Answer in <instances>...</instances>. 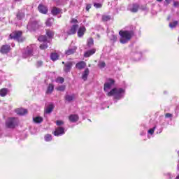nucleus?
Listing matches in <instances>:
<instances>
[{
  "label": "nucleus",
  "mask_w": 179,
  "mask_h": 179,
  "mask_svg": "<svg viewBox=\"0 0 179 179\" xmlns=\"http://www.w3.org/2000/svg\"><path fill=\"white\" fill-rule=\"evenodd\" d=\"M33 120L36 124H40L43 122V117L37 116L36 117H33Z\"/></svg>",
  "instance_id": "b1692460"
},
{
  "label": "nucleus",
  "mask_w": 179,
  "mask_h": 179,
  "mask_svg": "<svg viewBox=\"0 0 179 179\" xmlns=\"http://www.w3.org/2000/svg\"><path fill=\"white\" fill-rule=\"evenodd\" d=\"M14 2H22V0H13Z\"/></svg>",
  "instance_id": "5fc2aeb1"
},
{
  "label": "nucleus",
  "mask_w": 179,
  "mask_h": 179,
  "mask_svg": "<svg viewBox=\"0 0 179 179\" xmlns=\"http://www.w3.org/2000/svg\"><path fill=\"white\" fill-rule=\"evenodd\" d=\"M52 110H54V105H50L46 109L45 113L46 114H50L51 113H52Z\"/></svg>",
  "instance_id": "a878e982"
},
{
  "label": "nucleus",
  "mask_w": 179,
  "mask_h": 179,
  "mask_svg": "<svg viewBox=\"0 0 179 179\" xmlns=\"http://www.w3.org/2000/svg\"><path fill=\"white\" fill-rule=\"evenodd\" d=\"M38 41L45 43L47 42V37L44 35H41L38 38Z\"/></svg>",
  "instance_id": "c756f323"
},
{
  "label": "nucleus",
  "mask_w": 179,
  "mask_h": 179,
  "mask_svg": "<svg viewBox=\"0 0 179 179\" xmlns=\"http://www.w3.org/2000/svg\"><path fill=\"white\" fill-rule=\"evenodd\" d=\"M53 23H54V18L52 17L48 18L45 22V24L46 26H48V27H50V26H52Z\"/></svg>",
  "instance_id": "5701e85b"
},
{
  "label": "nucleus",
  "mask_w": 179,
  "mask_h": 179,
  "mask_svg": "<svg viewBox=\"0 0 179 179\" xmlns=\"http://www.w3.org/2000/svg\"><path fill=\"white\" fill-rule=\"evenodd\" d=\"M51 13L53 16H57V15L61 13V9L57 7H53L51 10Z\"/></svg>",
  "instance_id": "6ab92c4d"
},
{
  "label": "nucleus",
  "mask_w": 179,
  "mask_h": 179,
  "mask_svg": "<svg viewBox=\"0 0 179 179\" xmlns=\"http://www.w3.org/2000/svg\"><path fill=\"white\" fill-rule=\"evenodd\" d=\"M58 54L57 53H52L50 55V58L52 59V61H57V59H58Z\"/></svg>",
  "instance_id": "2f4dec72"
},
{
  "label": "nucleus",
  "mask_w": 179,
  "mask_h": 179,
  "mask_svg": "<svg viewBox=\"0 0 179 179\" xmlns=\"http://www.w3.org/2000/svg\"><path fill=\"white\" fill-rule=\"evenodd\" d=\"M3 20V17H0V21H1V20Z\"/></svg>",
  "instance_id": "13d9d810"
},
{
  "label": "nucleus",
  "mask_w": 179,
  "mask_h": 179,
  "mask_svg": "<svg viewBox=\"0 0 179 179\" xmlns=\"http://www.w3.org/2000/svg\"><path fill=\"white\" fill-rule=\"evenodd\" d=\"M76 50H78V48L76 46L69 48L67 50H66L65 54L66 55H72V54H75V52H76Z\"/></svg>",
  "instance_id": "4468645a"
},
{
  "label": "nucleus",
  "mask_w": 179,
  "mask_h": 179,
  "mask_svg": "<svg viewBox=\"0 0 179 179\" xmlns=\"http://www.w3.org/2000/svg\"><path fill=\"white\" fill-rule=\"evenodd\" d=\"M56 82H57V83H64V78H62V77H58V78L56 79Z\"/></svg>",
  "instance_id": "ea45409f"
},
{
  "label": "nucleus",
  "mask_w": 179,
  "mask_h": 179,
  "mask_svg": "<svg viewBox=\"0 0 179 179\" xmlns=\"http://www.w3.org/2000/svg\"><path fill=\"white\" fill-rule=\"evenodd\" d=\"M155 129H156V127H154L152 129H150L148 130V134H150V135H153V134H155Z\"/></svg>",
  "instance_id": "79ce46f5"
},
{
  "label": "nucleus",
  "mask_w": 179,
  "mask_h": 179,
  "mask_svg": "<svg viewBox=\"0 0 179 179\" xmlns=\"http://www.w3.org/2000/svg\"><path fill=\"white\" fill-rule=\"evenodd\" d=\"M94 8H101V6H103V5L100 3H94Z\"/></svg>",
  "instance_id": "37998d69"
},
{
  "label": "nucleus",
  "mask_w": 179,
  "mask_h": 179,
  "mask_svg": "<svg viewBox=\"0 0 179 179\" xmlns=\"http://www.w3.org/2000/svg\"><path fill=\"white\" fill-rule=\"evenodd\" d=\"M157 2H163V0H157Z\"/></svg>",
  "instance_id": "6e6d98bb"
},
{
  "label": "nucleus",
  "mask_w": 179,
  "mask_h": 179,
  "mask_svg": "<svg viewBox=\"0 0 179 179\" xmlns=\"http://www.w3.org/2000/svg\"><path fill=\"white\" fill-rule=\"evenodd\" d=\"M119 34L120 36V43L122 44H127L131 38H132V36H134V31H120L119 32Z\"/></svg>",
  "instance_id": "f257e3e1"
},
{
  "label": "nucleus",
  "mask_w": 179,
  "mask_h": 179,
  "mask_svg": "<svg viewBox=\"0 0 179 179\" xmlns=\"http://www.w3.org/2000/svg\"><path fill=\"white\" fill-rule=\"evenodd\" d=\"M0 51L2 54H8V52H9V51H10V45H3L1 47Z\"/></svg>",
  "instance_id": "f8f14e48"
},
{
  "label": "nucleus",
  "mask_w": 179,
  "mask_h": 179,
  "mask_svg": "<svg viewBox=\"0 0 179 179\" xmlns=\"http://www.w3.org/2000/svg\"><path fill=\"white\" fill-rule=\"evenodd\" d=\"M166 176L169 177V179L173 178V176H171V173H167Z\"/></svg>",
  "instance_id": "603ef678"
},
{
  "label": "nucleus",
  "mask_w": 179,
  "mask_h": 179,
  "mask_svg": "<svg viewBox=\"0 0 179 179\" xmlns=\"http://www.w3.org/2000/svg\"><path fill=\"white\" fill-rule=\"evenodd\" d=\"M178 24V21H174L173 22L169 23V27L170 29H175V27H177Z\"/></svg>",
  "instance_id": "cd10ccee"
},
{
  "label": "nucleus",
  "mask_w": 179,
  "mask_h": 179,
  "mask_svg": "<svg viewBox=\"0 0 179 179\" xmlns=\"http://www.w3.org/2000/svg\"><path fill=\"white\" fill-rule=\"evenodd\" d=\"M69 120L70 122H78V121H79V115L75 114L70 115L69 117Z\"/></svg>",
  "instance_id": "ddd939ff"
},
{
  "label": "nucleus",
  "mask_w": 179,
  "mask_h": 179,
  "mask_svg": "<svg viewBox=\"0 0 179 179\" xmlns=\"http://www.w3.org/2000/svg\"><path fill=\"white\" fill-rule=\"evenodd\" d=\"M86 31V28L85 27H80L78 29V31L77 32L78 34V37H83V36L85 35V32Z\"/></svg>",
  "instance_id": "2eb2a0df"
},
{
  "label": "nucleus",
  "mask_w": 179,
  "mask_h": 179,
  "mask_svg": "<svg viewBox=\"0 0 179 179\" xmlns=\"http://www.w3.org/2000/svg\"><path fill=\"white\" fill-rule=\"evenodd\" d=\"M171 1L173 0H165L164 5H170V3H171Z\"/></svg>",
  "instance_id": "de8ad7c7"
},
{
  "label": "nucleus",
  "mask_w": 179,
  "mask_h": 179,
  "mask_svg": "<svg viewBox=\"0 0 179 179\" xmlns=\"http://www.w3.org/2000/svg\"><path fill=\"white\" fill-rule=\"evenodd\" d=\"M41 50H47L48 48V45L45 42H43V44L40 45Z\"/></svg>",
  "instance_id": "4c0bfd02"
},
{
  "label": "nucleus",
  "mask_w": 179,
  "mask_h": 179,
  "mask_svg": "<svg viewBox=\"0 0 179 179\" xmlns=\"http://www.w3.org/2000/svg\"><path fill=\"white\" fill-rule=\"evenodd\" d=\"M111 20V17L110 15H103L102 20L103 22H108V20Z\"/></svg>",
  "instance_id": "f704fd0d"
},
{
  "label": "nucleus",
  "mask_w": 179,
  "mask_h": 179,
  "mask_svg": "<svg viewBox=\"0 0 179 179\" xmlns=\"http://www.w3.org/2000/svg\"><path fill=\"white\" fill-rule=\"evenodd\" d=\"M173 6H174L175 8H178V6H179V2H178V1H174V2H173Z\"/></svg>",
  "instance_id": "09e8293b"
},
{
  "label": "nucleus",
  "mask_w": 179,
  "mask_h": 179,
  "mask_svg": "<svg viewBox=\"0 0 179 179\" xmlns=\"http://www.w3.org/2000/svg\"><path fill=\"white\" fill-rule=\"evenodd\" d=\"M15 113L18 115H26V113H27V110L23 108H17L15 110Z\"/></svg>",
  "instance_id": "dca6fc26"
},
{
  "label": "nucleus",
  "mask_w": 179,
  "mask_h": 179,
  "mask_svg": "<svg viewBox=\"0 0 179 179\" xmlns=\"http://www.w3.org/2000/svg\"><path fill=\"white\" fill-rule=\"evenodd\" d=\"M46 34L49 38H52V37H54V32L51 30H48Z\"/></svg>",
  "instance_id": "72a5a7b5"
},
{
  "label": "nucleus",
  "mask_w": 179,
  "mask_h": 179,
  "mask_svg": "<svg viewBox=\"0 0 179 179\" xmlns=\"http://www.w3.org/2000/svg\"><path fill=\"white\" fill-rule=\"evenodd\" d=\"M96 53V49H92L85 52L84 57L85 58H89L91 55Z\"/></svg>",
  "instance_id": "f3484780"
},
{
  "label": "nucleus",
  "mask_w": 179,
  "mask_h": 179,
  "mask_svg": "<svg viewBox=\"0 0 179 179\" xmlns=\"http://www.w3.org/2000/svg\"><path fill=\"white\" fill-rule=\"evenodd\" d=\"M86 66V63L83 61L80 62L76 64V67L77 69H83Z\"/></svg>",
  "instance_id": "aec40b11"
},
{
  "label": "nucleus",
  "mask_w": 179,
  "mask_h": 179,
  "mask_svg": "<svg viewBox=\"0 0 179 179\" xmlns=\"http://www.w3.org/2000/svg\"><path fill=\"white\" fill-rule=\"evenodd\" d=\"M38 27V24L37 23V21H29L27 25V29L29 30V31H34L36 29H37Z\"/></svg>",
  "instance_id": "423d86ee"
},
{
  "label": "nucleus",
  "mask_w": 179,
  "mask_h": 179,
  "mask_svg": "<svg viewBox=\"0 0 179 179\" xmlns=\"http://www.w3.org/2000/svg\"><path fill=\"white\" fill-rule=\"evenodd\" d=\"M36 66H37V68H40V66H43V62L42 61H38L36 62Z\"/></svg>",
  "instance_id": "a18cd8bd"
},
{
  "label": "nucleus",
  "mask_w": 179,
  "mask_h": 179,
  "mask_svg": "<svg viewBox=\"0 0 179 179\" xmlns=\"http://www.w3.org/2000/svg\"><path fill=\"white\" fill-rule=\"evenodd\" d=\"M92 8V5L87 4L86 6V10H89Z\"/></svg>",
  "instance_id": "3c124183"
},
{
  "label": "nucleus",
  "mask_w": 179,
  "mask_h": 179,
  "mask_svg": "<svg viewBox=\"0 0 179 179\" xmlns=\"http://www.w3.org/2000/svg\"><path fill=\"white\" fill-rule=\"evenodd\" d=\"M93 44H94L93 38H90L87 40V47L90 48V47H93Z\"/></svg>",
  "instance_id": "7c9ffc66"
},
{
  "label": "nucleus",
  "mask_w": 179,
  "mask_h": 179,
  "mask_svg": "<svg viewBox=\"0 0 179 179\" xmlns=\"http://www.w3.org/2000/svg\"><path fill=\"white\" fill-rule=\"evenodd\" d=\"M98 66H99V68H100V69H103V68H106V62H99L98 63Z\"/></svg>",
  "instance_id": "c9c22d12"
},
{
  "label": "nucleus",
  "mask_w": 179,
  "mask_h": 179,
  "mask_svg": "<svg viewBox=\"0 0 179 179\" xmlns=\"http://www.w3.org/2000/svg\"><path fill=\"white\" fill-rule=\"evenodd\" d=\"M114 80L108 79V81L104 84L103 90L105 92H108L111 89V86L114 85Z\"/></svg>",
  "instance_id": "9d476101"
},
{
  "label": "nucleus",
  "mask_w": 179,
  "mask_h": 179,
  "mask_svg": "<svg viewBox=\"0 0 179 179\" xmlns=\"http://www.w3.org/2000/svg\"><path fill=\"white\" fill-rule=\"evenodd\" d=\"M89 73H90L89 69H85L82 76V78L83 80H87V76H89Z\"/></svg>",
  "instance_id": "412c9836"
},
{
  "label": "nucleus",
  "mask_w": 179,
  "mask_h": 179,
  "mask_svg": "<svg viewBox=\"0 0 179 179\" xmlns=\"http://www.w3.org/2000/svg\"><path fill=\"white\" fill-rule=\"evenodd\" d=\"M37 50V47L35 44H31L28 45L22 53V57L24 58H27L29 57H33L34 55V52Z\"/></svg>",
  "instance_id": "7ed1b4c3"
},
{
  "label": "nucleus",
  "mask_w": 179,
  "mask_h": 179,
  "mask_svg": "<svg viewBox=\"0 0 179 179\" xmlns=\"http://www.w3.org/2000/svg\"><path fill=\"white\" fill-rule=\"evenodd\" d=\"M139 9V4L134 3L132 5V6L129 8L130 12H132L133 13H136Z\"/></svg>",
  "instance_id": "a211bd4d"
},
{
  "label": "nucleus",
  "mask_w": 179,
  "mask_h": 179,
  "mask_svg": "<svg viewBox=\"0 0 179 179\" xmlns=\"http://www.w3.org/2000/svg\"><path fill=\"white\" fill-rule=\"evenodd\" d=\"M140 59H136V61H139Z\"/></svg>",
  "instance_id": "052dcab7"
},
{
  "label": "nucleus",
  "mask_w": 179,
  "mask_h": 179,
  "mask_svg": "<svg viewBox=\"0 0 179 179\" xmlns=\"http://www.w3.org/2000/svg\"><path fill=\"white\" fill-rule=\"evenodd\" d=\"M165 118H171H171H173V114H171V113H166L165 114Z\"/></svg>",
  "instance_id": "49530a36"
},
{
  "label": "nucleus",
  "mask_w": 179,
  "mask_h": 179,
  "mask_svg": "<svg viewBox=\"0 0 179 179\" xmlns=\"http://www.w3.org/2000/svg\"><path fill=\"white\" fill-rule=\"evenodd\" d=\"M65 85H60L57 88L58 92H64L65 91Z\"/></svg>",
  "instance_id": "58836bf2"
},
{
  "label": "nucleus",
  "mask_w": 179,
  "mask_h": 179,
  "mask_svg": "<svg viewBox=\"0 0 179 179\" xmlns=\"http://www.w3.org/2000/svg\"><path fill=\"white\" fill-rule=\"evenodd\" d=\"M21 37L22 31H15L9 35L8 40H15V41H23Z\"/></svg>",
  "instance_id": "39448f33"
},
{
  "label": "nucleus",
  "mask_w": 179,
  "mask_h": 179,
  "mask_svg": "<svg viewBox=\"0 0 179 179\" xmlns=\"http://www.w3.org/2000/svg\"><path fill=\"white\" fill-rule=\"evenodd\" d=\"M38 10H39L40 13H42L43 15H47V13H48V7L41 3L38 6Z\"/></svg>",
  "instance_id": "1a4fd4ad"
},
{
  "label": "nucleus",
  "mask_w": 179,
  "mask_h": 179,
  "mask_svg": "<svg viewBox=\"0 0 179 179\" xmlns=\"http://www.w3.org/2000/svg\"><path fill=\"white\" fill-rule=\"evenodd\" d=\"M111 40H113V41H117V36L113 35V38H111Z\"/></svg>",
  "instance_id": "8fccbe9b"
},
{
  "label": "nucleus",
  "mask_w": 179,
  "mask_h": 179,
  "mask_svg": "<svg viewBox=\"0 0 179 179\" xmlns=\"http://www.w3.org/2000/svg\"><path fill=\"white\" fill-rule=\"evenodd\" d=\"M6 9H8V7H6V5L5 4L0 5V12H5Z\"/></svg>",
  "instance_id": "e433bc0d"
},
{
  "label": "nucleus",
  "mask_w": 179,
  "mask_h": 179,
  "mask_svg": "<svg viewBox=\"0 0 179 179\" xmlns=\"http://www.w3.org/2000/svg\"><path fill=\"white\" fill-rule=\"evenodd\" d=\"M64 121L62 120L56 121V125H57V127H61L62 125H64Z\"/></svg>",
  "instance_id": "a19ab883"
},
{
  "label": "nucleus",
  "mask_w": 179,
  "mask_h": 179,
  "mask_svg": "<svg viewBox=\"0 0 179 179\" xmlns=\"http://www.w3.org/2000/svg\"><path fill=\"white\" fill-rule=\"evenodd\" d=\"M54 92V85L49 84L47 90H46V94H51Z\"/></svg>",
  "instance_id": "4be33fe9"
},
{
  "label": "nucleus",
  "mask_w": 179,
  "mask_h": 179,
  "mask_svg": "<svg viewBox=\"0 0 179 179\" xmlns=\"http://www.w3.org/2000/svg\"><path fill=\"white\" fill-rule=\"evenodd\" d=\"M23 17H24V13L20 11L17 13V19L18 20H22V19H23Z\"/></svg>",
  "instance_id": "c85d7f7f"
},
{
  "label": "nucleus",
  "mask_w": 179,
  "mask_h": 179,
  "mask_svg": "<svg viewBox=\"0 0 179 179\" xmlns=\"http://www.w3.org/2000/svg\"><path fill=\"white\" fill-rule=\"evenodd\" d=\"M71 23H72L73 24H78V23H79V22L76 19L73 18V19H71Z\"/></svg>",
  "instance_id": "c03bdc74"
},
{
  "label": "nucleus",
  "mask_w": 179,
  "mask_h": 179,
  "mask_svg": "<svg viewBox=\"0 0 179 179\" xmlns=\"http://www.w3.org/2000/svg\"><path fill=\"white\" fill-rule=\"evenodd\" d=\"M45 142H50L52 141V136H51V134H46L45 136Z\"/></svg>",
  "instance_id": "473e14b6"
},
{
  "label": "nucleus",
  "mask_w": 179,
  "mask_h": 179,
  "mask_svg": "<svg viewBox=\"0 0 179 179\" xmlns=\"http://www.w3.org/2000/svg\"><path fill=\"white\" fill-rule=\"evenodd\" d=\"M171 18V17L169 16L168 17V20H170Z\"/></svg>",
  "instance_id": "4d7b16f0"
},
{
  "label": "nucleus",
  "mask_w": 179,
  "mask_h": 179,
  "mask_svg": "<svg viewBox=\"0 0 179 179\" xmlns=\"http://www.w3.org/2000/svg\"><path fill=\"white\" fill-rule=\"evenodd\" d=\"M125 94V90L122 88H113L110 92H108V96H114L116 100H121Z\"/></svg>",
  "instance_id": "f03ea898"
},
{
  "label": "nucleus",
  "mask_w": 179,
  "mask_h": 179,
  "mask_svg": "<svg viewBox=\"0 0 179 179\" xmlns=\"http://www.w3.org/2000/svg\"><path fill=\"white\" fill-rule=\"evenodd\" d=\"M141 9H142V10H147L148 8H146V6H141Z\"/></svg>",
  "instance_id": "864d4df0"
},
{
  "label": "nucleus",
  "mask_w": 179,
  "mask_h": 179,
  "mask_svg": "<svg viewBox=\"0 0 179 179\" xmlns=\"http://www.w3.org/2000/svg\"><path fill=\"white\" fill-rule=\"evenodd\" d=\"M17 122L18 121L16 117H9L6 121V127L10 129H13L17 125Z\"/></svg>",
  "instance_id": "20e7f679"
},
{
  "label": "nucleus",
  "mask_w": 179,
  "mask_h": 179,
  "mask_svg": "<svg viewBox=\"0 0 179 179\" xmlns=\"http://www.w3.org/2000/svg\"><path fill=\"white\" fill-rule=\"evenodd\" d=\"M74 99H75V94H72V95L67 94L65 96V100H66V101H72V100H73Z\"/></svg>",
  "instance_id": "bb28decb"
},
{
  "label": "nucleus",
  "mask_w": 179,
  "mask_h": 179,
  "mask_svg": "<svg viewBox=\"0 0 179 179\" xmlns=\"http://www.w3.org/2000/svg\"><path fill=\"white\" fill-rule=\"evenodd\" d=\"M65 134V128L62 127H58L55 129L53 134L55 136H62Z\"/></svg>",
  "instance_id": "6e6552de"
},
{
  "label": "nucleus",
  "mask_w": 179,
  "mask_h": 179,
  "mask_svg": "<svg viewBox=\"0 0 179 179\" xmlns=\"http://www.w3.org/2000/svg\"><path fill=\"white\" fill-rule=\"evenodd\" d=\"M62 64H64L65 65L66 63H65V62H62Z\"/></svg>",
  "instance_id": "bf43d9fd"
},
{
  "label": "nucleus",
  "mask_w": 179,
  "mask_h": 179,
  "mask_svg": "<svg viewBox=\"0 0 179 179\" xmlns=\"http://www.w3.org/2000/svg\"><path fill=\"white\" fill-rule=\"evenodd\" d=\"M78 29H79V24H73L66 31V34H68V36H73V34H76Z\"/></svg>",
  "instance_id": "0eeeda50"
},
{
  "label": "nucleus",
  "mask_w": 179,
  "mask_h": 179,
  "mask_svg": "<svg viewBox=\"0 0 179 179\" xmlns=\"http://www.w3.org/2000/svg\"><path fill=\"white\" fill-rule=\"evenodd\" d=\"M73 66V62H67L64 66V71L66 72V73H68V72H71V70L72 69V66Z\"/></svg>",
  "instance_id": "9b49d317"
},
{
  "label": "nucleus",
  "mask_w": 179,
  "mask_h": 179,
  "mask_svg": "<svg viewBox=\"0 0 179 179\" xmlns=\"http://www.w3.org/2000/svg\"><path fill=\"white\" fill-rule=\"evenodd\" d=\"M8 94V89L6 88H3L0 90V96L1 97H5Z\"/></svg>",
  "instance_id": "393cba45"
}]
</instances>
